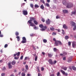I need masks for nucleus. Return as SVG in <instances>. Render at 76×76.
<instances>
[{"label": "nucleus", "instance_id": "nucleus-1", "mask_svg": "<svg viewBox=\"0 0 76 76\" xmlns=\"http://www.w3.org/2000/svg\"><path fill=\"white\" fill-rule=\"evenodd\" d=\"M53 40L54 41H55V45L56 46H57L58 45V44L60 45H62V43H61V42L56 40V38H54L53 39Z\"/></svg>", "mask_w": 76, "mask_h": 76}, {"label": "nucleus", "instance_id": "nucleus-2", "mask_svg": "<svg viewBox=\"0 0 76 76\" xmlns=\"http://www.w3.org/2000/svg\"><path fill=\"white\" fill-rule=\"evenodd\" d=\"M32 20L30 19L29 20L28 22V23L30 24V25L31 26H35V24L34 23H32Z\"/></svg>", "mask_w": 76, "mask_h": 76}, {"label": "nucleus", "instance_id": "nucleus-3", "mask_svg": "<svg viewBox=\"0 0 76 76\" xmlns=\"http://www.w3.org/2000/svg\"><path fill=\"white\" fill-rule=\"evenodd\" d=\"M71 24L72 26H74L73 28V30H75L76 29V23L72 21L71 22Z\"/></svg>", "mask_w": 76, "mask_h": 76}, {"label": "nucleus", "instance_id": "nucleus-4", "mask_svg": "<svg viewBox=\"0 0 76 76\" xmlns=\"http://www.w3.org/2000/svg\"><path fill=\"white\" fill-rule=\"evenodd\" d=\"M30 19H32V20L34 21V22L35 25H37L38 24V22L35 20V18L33 17H31L30 18Z\"/></svg>", "mask_w": 76, "mask_h": 76}, {"label": "nucleus", "instance_id": "nucleus-5", "mask_svg": "<svg viewBox=\"0 0 76 76\" xmlns=\"http://www.w3.org/2000/svg\"><path fill=\"white\" fill-rule=\"evenodd\" d=\"M73 6V5L72 4H67V5L66 6V7L67 8H71Z\"/></svg>", "mask_w": 76, "mask_h": 76}, {"label": "nucleus", "instance_id": "nucleus-6", "mask_svg": "<svg viewBox=\"0 0 76 76\" xmlns=\"http://www.w3.org/2000/svg\"><path fill=\"white\" fill-rule=\"evenodd\" d=\"M23 40L22 41V42L23 43H26V39L25 37H23L22 38Z\"/></svg>", "mask_w": 76, "mask_h": 76}, {"label": "nucleus", "instance_id": "nucleus-7", "mask_svg": "<svg viewBox=\"0 0 76 76\" xmlns=\"http://www.w3.org/2000/svg\"><path fill=\"white\" fill-rule=\"evenodd\" d=\"M61 72L63 75H65L66 76H67V75H68L67 73H65V72L62 70H61Z\"/></svg>", "mask_w": 76, "mask_h": 76}, {"label": "nucleus", "instance_id": "nucleus-8", "mask_svg": "<svg viewBox=\"0 0 76 76\" xmlns=\"http://www.w3.org/2000/svg\"><path fill=\"white\" fill-rule=\"evenodd\" d=\"M48 62L50 64H54V62L52 61V60L50 59L48 61Z\"/></svg>", "mask_w": 76, "mask_h": 76}, {"label": "nucleus", "instance_id": "nucleus-9", "mask_svg": "<svg viewBox=\"0 0 76 76\" xmlns=\"http://www.w3.org/2000/svg\"><path fill=\"white\" fill-rule=\"evenodd\" d=\"M46 23L47 25L50 24V19H48V20H46Z\"/></svg>", "mask_w": 76, "mask_h": 76}, {"label": "nucleus", "instance_id": "nucleus-10", "mask_svg": "<svg viewBox=\"0 0 76 76\" xmlns=\"http://www.w3.org/2000/svg\"><path fill=\"white\" fill-rule=\"evenodd\" d=\"M23 15H28V12L27 11L23 10Z\"/></svg>", "mask_w": 76, "mask_h": 76}, {"label": "nucleus", "instance_id": "nucleus-11", "mask_svg": "<svg viewBox=\"0 0 76 76\" xmlns=\"http://www.w3.org/2000/svg\"><path fill=\"white\" fill-rule=\"evenodd\" d=\"M8 66L9 68V69H11V68L12 67V66L11 65V62H9L8 64Z\"/></svg>", "mask_w": 76, "mask_h": 76}, {"label": "nucleus", "instance_id": "nucleus-12", "mask_svg": "<svg viewBox=\"0 0 76 76\" xmlns=\"http://www.w3.org/2000/svg\"><path fill=\"white\" fill-rule=\"evenodd\" d=\"M72 47L73 48H75V47L76 46V42H72Z\"/></svg>", "mask_w": 76, "mask_h": 76}, {"label": "nucleus", "instance_id": "nucleus-13", "mask_svg": "<svg viewBox=\"0 0 76 76\" xmlns=\"http://www.w3.org/2000/svg\"><path fill=\"white\" fill-rule=\"evenodd\" d=\"M72 57H71L70 58H69L68 60V62L69 63H70V61H72Z\"/></svg>", "mask_w": 76, "mask_h": 76}, {"label": "nucleus", "instance_id": "nucleus-14", "mask_svg": "<svg viewBox=\"0 0 76 76\" xmlns=\"http://www.w3.org/2000/svg\"><path fill=\"white\" fill-rule=\"evenodd\" d=\"M61 68L64 70H67V67H66L62 66Z\"/></svg>", "mask_w": 76, "mask_h": 76}, {"label": "nucleus", "instance_id": "nucleus-15", "mask_svg": "<svg viewBox=\"0 0 76 76\" xmlns=\"http://www.w3.org/2000/svg\"><path fill=\"white\" fill-rule=\"evenodd\" d=\"M63 28H64V29H67V28H68L67 26L65 24H64L63 25Z\"/></svg>", "mask_w": 76, "mask_h": 76}, {"label": "nucleus", "instance_id": "nucleus-16", "mask_svg": "<svg viewBox=\"0 0 76 76\" xmlns=\"http://www.w3.org/2000/svg\"><path fill=\"white\" fill-rule=\"evenodd\" d=\"M63 12L64 13H67L68 12V11L66 10H63Z\"/></svg>", "mask_w": 76, "mask_h": 76}, {"label": "nucleus", "instance_id": "nucleus-17", "mask_svg": "<svg viewBox=\"0 0 76 76\" xmlns=\"http://www.w3.org/2000/svg\"><path fill=\"white\" fill-rule=\"evenodd\" d=\"M46 28H47V26H45L44 27V28L41 29L40 30L41 31H45V29H46Z\"/></svg>", "mask_w": 76, "mask_h": 76}, {"label": "nucleus", "instance_id": "nucleus-18", "mask_svg": "<svg viewBox=\"0 0 76 76\" xmlns=\"http://www.w3.org/2000/svg\"><path fill=\"white\" fill-rule=\"evenodd\" d=\"M45 6H47V7H50V5L49 4H48V3H46V4H44Z\"/></svg>", "mask_w": 76, "mask_h": 76}, {"label": "nucleus", "instance_id": "nucleus-19", "mask_svg": "<svg viewBox=\"0 0 76 76\" xmlns=\"http://www.w3.org/2000/svg\"><path fill=\"white\" fill-rule=\"evenodd\" d=\"M40 8L42 10L44 9V5H43V4H42V5H41V6H40Z\"/></svg>", "mask_w": 76, "mask_h": 76}, {"label": "nucleus", "instance_id": "nucleus-20", "mask_svg": "<svg viewBox=\"0 0 76 76\" xmlns=\"http://www.w3.org/2000/svg\"><path fill=\"white\" fill-rule=\"evenodd\" d=\"M16 38L18 39L17 40L18 41H20V37H19V36H17Z\"/></svg>", "mask_w": 76, "mask_h": 76}, {"label": "nucleus", "instance_id": "nucleus-21", "mask_svg": "<svg viewBox=\"0 0 76 76\" xmlns=\"http://www.w3.org/2000/svg\"><path fill=\"white\" fill-rule=\"evenodd\" d=\"M16 63V62L15 61H13L12 62V65H14V64H15Z\"/></svg>", "mask_w": 76, "mask_h": 76}, {"label": "nucleus", "instance_id": "nucleus-22", "mask_svg": "<svg viewBox=\"0 0 76 76\" xmlns=\"http://www.w3.org/2000/svg\"><path fill=\"white\" fill-rule=\"evenodd\" d=\"M39 27L40 28H42L44 27V26H43V25L42 24H40L39 25Z\"/></svg>", "mask_w": 76, "mask_h": 76}, {"label": "nucleus", "instance_id": "nucleus-23", "mask_svg": "<svg viewBox=\"0 0 76 76\" xmlns=\"http://www.w3.org/2000/svg\"><path fill=\"white\" fill-rule=\"evenodd\" d=\"M48 56L49 57H51L53 56V55L50 53H48Z\"/></svg>", "mask_w": 76, "mask_h": 76}, {"label": "nucleus", "instance_id": "nucleus-24", "mask_svg": "<svg viewBox=\"0 0 76 76\" xmlns=\"http://www.w3.org/2000/svg\"><path fill=\"white\" fill-rule=\"evenodd\" d=\"M40 1L41 3H42L43 4H45V2L44 0H40Z\"/></svg>", "mask_w": 76, "mask_h": 76}, {"label": "nucleus", "instance_id": "nucleus-25", "mask_svg": "<svg viewBox=\"0 0 76 76\" xmlns=\"http://www.w3.org/2000/svg\"><path fill=\"white\" fill-rule=\"evenodd\" d=\"M76 11H75L73 12H72V15H75V14H76Z\"/></svg>", "mask_w": 76, "mask_h": 76}, {"label": "nucleus", "instance_id": "nucleus-26", "mask_svg": "<svg viewBox=\"0 0 76 76\" xmlns=\"http://www.w3.org/2000/svg\"><path fill=\"white\" fill-rule=\"evenodd\" d=\"M62 3L64 5H66V1H62Z\"/></svg>", "mask_w": 76, "mask_h": 76}, {"label": "nucleus", "instance_id": "nucleus-27", "mask_svg": "<svg viewBox=\"0 0 76 76\" xmlns=\"http://www.w3.org/2000/svg\"><path fill=\"white\" fill-rule=\"evenodd\" d=\"M72 69L74 70H76V68L75 66H72Z\"/></svg>", "mask_w": 76, "mask_h": 76}, {"label": "nucleus", "instance_id": "nucleus-28", "mask_svg": "<svg viewBox=\"0 0 76 76\" xmlns=\"http://www.w3.org/2000/svg\"><path fill=\"white\" fill-rule=\"evenodd\" d=\"M27 59H29V57H25L24 60H27Z\"/></svg>", "mask_w": 76, "mask_h": 76}, {"label": "nucleus", "instance_id": "nucleus-29", "mask_svg": "<svg viewBox=\"0 0 76 76\" xmlns=\"http://www.w3.org/2000/svg\"><path fill=\"white\" fill-rule=\"evenodd\" d=\"M25 67L26 70H28V66L27 65L25 66Z\"/></svg>", "mask_w": 76, "mask_h": 76}, {"label": "nucleus", "instance_id": "nucleus-30", "mask_svg": "<svg viewBox=\"0 0 76 76\" xmlns=\"http://www.w3.org/2000/svg\"><path fill=\"white\" fill-rule=\"evenodd\" d=\"M50 30L51 31H53L54 30V28L53 27H51L50 28Z\"/></svg>", "mask_w": 76, "mask_h": 76}, {"label": "nucleus", "instance_id": "nucleus-31", "mask_svg": "<svg viewBox=\"0 0 76 76\" xmlns=\"http://www.w3.org/2000/svg\"><path fill=\"white\" fill-rule=\"evenodd\" d=\"M21 76H25V73H23V72H22L21 73Z\"/></svg>", "mask_w": 76, "mask_h": 76}, {"label": "nucleus", "instance_id": "nucleus-32", "mask_svg": "<svg viewBox=\"0 0 76 76\" xmlns=\"http://www.w3.org/2000/svg\"><path fill=\"white\" fill-rule=\"evenodd\" d=\"M35 7H37V8L39 7V6L37 4H36L34 6Z\"/></svg>", "mask_w": 76, "mask_h": 76}, {"label": "nucleus", "instance_id": "nucleus-33", "mask_svg": "<svg viewBox=\"0 0 76 76\" xmlns=\"http://www.w3.org/2000/svg\"><path fill=\"white\" fill-rule=\"evenodd\" d=\"M62 34L63 35L64 34H65V33H64V30L62 29Z\"/></svg>", "mask_w": 76, "mask_h": 76}, {"label": "nucleus", "instance_id": "nucleus-34", "mask_svg": "<svg viewBox=\"0 0 76 76\" xmlns=\"http://www.w3.org/2000/svg\"><path fill=\"white\" fill-rule=\"evenodd\" d=\"M54 51L55 52L57 51L58 50L56 48H54L53 49Z\"/></svg>", "mask_w": 76, "mask_h": 76}, {"label": "nucleus", "instance_id": "nucleus-35", "mask_svg": "<svg viewBox=\"0 0 76 76\" xmlns=\"http://www.w3.org/2000/svg\"><path fill=\"white\" fill-rule=\"evenodd\" d=\"M69 38V36H65V38L66 39H68Z\"/></svg>", "mask_w": 76, "mask_h": 76}, {"label": "nucleus", "instance_id": "nucleus-36", "mask_svg": "<svg viewBox=\"0 0 76 76\" xmlns=\"http://www.w3.org/2000/svg\"><path fill=\"white\" fill-rule=\"evenodd\" d=\"M34 29H38V28L36 26H34Z\"/></svg>", "mask_w": 76, "mask_h": 76}, {"label": "nucleus", "instance_id": "nucleus-37", "mask_svg": "<svg viewBox=\"0 0 76 76\" xmlns=\"http://www.w3.org/2000/svg\"><path fill=\"white\" fill-rule=\"evenodd\" d=\"M15 35L16 36H18V35H19V33L17 32H16L15 33Z\"/></svg>", "mask_w": 76, "mask_h": 76}, {"label": "nucleus", "instance_id": "nucleus-38", "mask_svg": "<svg viewBox=\"0 0 76 76\" xmlns=\"http://www.w3.org/2000/svg\"><path fill=\"white\" fill-rule=\"evenodd\" d=\"M43 41L45 43H46V42H47V40L46 39H44L43 40Z\"/></svg>", "mask_w": 76, "mask_h": 76}, {"label": "nucleus", "instance_id": "nucleus-39", "mask_svg": "<svg viewBox=\"0 0 76 76\" xmlns=\"http://www.w3.org/2000/svg\"><path fill=\"white\" fill-rule=\"evenodd\" d=\"M7 46H8V45L6 44L5 45L4 47V48H7Z\"/></svg>", "mask_w": 76, "mask_h": 76}, {"label": "nucleus", "instance_id": "nucleus-40", "mask_svg": "<svg viewBox=\"0 0 76 76\" xmlns=\"http://www.w3.org/2000/svg\"><path fill=\"white\" fill-rule=\"evenodd\" d=\"M56 33L55 32H53L52 34V35H56Z\"/></svg>", "mask_w": 76, "mask_h": 76}, {"label": "nucleus", "instance_id": "nucleus-41", "mask_svg": "<svg viewBox=\"0 0 76 76\" xmlns=\"http://www.w3.org/2000/svg\"><path fill=\"white\" fill-rule=\"evenodd\" d=\"M42 21L43 22H45V19H44V18H42Z\"/></svg>", "mask_w": 76, "mask_h": 76}, {"label": "nucleus", "instance_id": "nucleus-42", "mask_svg": "<svg viewBox=\"0 0 76 76\" xmlns=\"http://www.w3.org/2000/svg\"><path fill=\"white\" fill-rule=\"evenodd\" d=\"M30 6H31V7L33 8V7H34V5H33V4H30Z\"/></svg>", "mask_w": 76, "mask_h": 76}, {"label": "nucleus", "instance_id": "nucleus-43", "mask_svg": "<svg viewBox=\"0 0 76 76\" xmlns=\"http://www.w3.org/2000/svg\"><path fill=\"white\" fill-rule=\"evenodd\" d=\"M1 76H5V74L4 73H2L1 74Z\"/></svg>", "mask_w": 76, "mask_h": 76}, {"label": "nucleus", "instance_id": "nucleus-44", "mask_svg": "<svg viewBox=\"0 0 76 76\" xmlns=\"http://www.w3.org/2000/svg\"><path fill=\"white\" fill-rule=\"evenodd\" d=\"M56 18V19H59V18H60V16H59L58 15H57Z\"/></svg>", "mask_w": 76, "mask_h": 76}, {"label": "nucleus", "instance_id": "nucleus-45", "mask_svg": "<svg viewBox=\"0 0 76 76\" xmlns=\"http://www.w3.org/2000/svg\"><path fill=\"white\" fill-rule=\"evenodd\" d=\"M44 70V67H42V68H41V70L42 71H43V70Z\"/></svg>", "mask_w": 76, "mask_h": 76}, {"label": "nucleus", "instance_id": "nucleus-46", "mask_svg": "<svg viewBox=\"0 0 76 76\" xmlns=\"http://www.w3.org/2000/svg\"><path fill=\"white\" fill-rule=\"evenodd\" d=\"M20 52H18L17 53V56H19V55H20Z\"/></svg>", "mask_w": 76, "mask_h": 76}, {"label": "nucleus", "instance_id": "nucleus-47", "mask_svg": "<svg viewBox=\"0 0 76 76\" xmlns=\"http://www.w3.org/2000/svg\"><path fill=\"white\" fill-rule=\"evenodd\" d=\"M23 56H21V57H20V60H22V59H23Z\"/></svg>", "mask_w": 76, "mask_h": 76}, {"label": "nucleus", "instance_id": "nucleus-48", "mask_svg": "<svg viewBox=\"0 0 76 76\" xmlns=\"http://www.w3.org/2000/svg\"><path fill=\"white\" fill-rule=\"evenodd\" d=\"M71 45V42H68V45H69V46H70V45Z\"/></svg>", "mask_w": 76, "mask_h": 76}, {"label": "nucleus", "instance_id": "nucleus-49", "mask_svg": "<svg viewBox=\"0 0 76 76\" xmlns=\"http://www.w3.org/2000/svg\"><path fill=\"white\" fill-rule=\"evenodd\" d=\"M14 58L15 60H18V58H18V57H15Z\"/></svg>", "mask_w": 76, "mask_h": 76}, {"label": "nucleus", "instance_id": "nucleus-50", "mask_svg": "<svg viewBox=\"0 0 76 76\" xmlns=\"http://www.w3.org/2000/svg\"><path fill=\"white\" fill-rule=\"evenodd\" d=\"M35 61H37V56H36L35 58Z\"/></svg>", "mask_w": 76, "mask_h": 76}, {"label": "nucleus", "instance_id": "nucleus-51", "mask_svg": "<svg viewBox=\"0 0 76 76\" xmlns=\"http://www.w3.org/2000/svg\"><path fill=\"white\" fill-rule=\"evenodd\" d=\"M57 63V61H54L53 62V64H56Z\"/></svg>", "mask_w": 76, "mask_h": 76}, {"label": "nucleus", "instance_id": "nucleus-52", "mask_svg": "<svg viewBox=\"0 0 76 76\" xmlns=\"http://www.w3.org/2000/svg\"><path fill=\"white\" fill-rule=\"evenodd\" d=\"M59 75H60V72H58L57 74V76H59Z\"/></svg>", "mask_w": 76, "mask_h": 76}, {"label": "nucleus", "instance_id": "nucleus-53", "mask_svg": "<svg viewBox=\"0 0 76 76\" xmlns=\"http://www.w3.org/2000/svg\"><path fill=\"white\" fill-rule=\"evenodd\" d=\"M37 69L38 70V72H39V67H37Z\"/></svg>", "mask_w": 76, "mask_h": 76}, {"label": "nucleus", "instance_id": "nucleus-54", "mask_svg": "<svg viewBox=\"0 0 76 76\" xmlns=\"http://www.w3.org/2000/svg\"><path fill=\"white\" fill-rule=\"evenodd\" d=\"M47 2H48V3H50V0H47Z\"/></svg>", "mask_w": 76, "mask_h": 76}, {"label": "nucleus", "instance_id": "nucleus-55", "mask_svg": "<svg viewBox=\"0 0 76 76\" xmlns=\"http://www.w3.org/2000/svg\"><path fill=\"white\" fill-rule=\"evenodd\" d=\"M3 36L2 34H0V37H3Z\"/></svg>", "mask_w": 76, "mask_h": 76}, {"label": "nucleus", "instance_id": "nucleus-56", "mask_svg": "<svg viewBox=\"0 0 76 76\" xmlns=\"http://www.w3.org/2000/svg\"><path fill=\"white\" fill-rule=\"evenodd\" d=\"M63 60H66V57H64V58H63Z\"/></svg>", "mask_w": 76, "mask_h": 76}, {"label": "nucleus", "instance_id": "nucleus-57", "mask_svg": "<svg viewBox=\"0 0 76 76\" xmlns=\"http://www.w3.org/2000/svg\"><path fill=\"white\" fill-rule=\"evenodd\" d=\"M16 55H17V53H16L15 54H14V57H15V56H16Z\"/></svg>", "mask_w": 76, "mask_h": 76}, {"label": "nucleus", "instance_id": "nucleus-58", "mask_svg": "<svg viewBox=\"0 0 76 76\" xmlns=\"http://www.w3.org/2000/svg\"><path fill=\"white\" fill-rule=\"evenodd\" d=\"M57 30H58V32H60V31H61V30H60V29H59Z\"/></svg>", "mask_w": 76, "mask_h": 76}, {"label": "nucleus", "instance_id": "nucleus-59", "mask_svg": "<svg viewBox=\"0 0 76 76\" xmlns=\"http://www.w3.org/2000/svg\"><path fill=\"white\" fill-rule=\"evenodd\" d=\"M38 76H41V74L40 73H38Z\"/></svg>", "mask_w": 76, "mask_h": 76}, {"label": "nucleus", "instance_id": "nucleus-60", "mask_svg": "<svg viewBox=\"0 0 76 76\" xmlns=\"http://www.w3.org/2000/svg\"><path fill=\"white\" fill-rule=\"evenodd\" d=\"M27 75V76H31V75L29 74H28Z\"/></svg>", "mask_w": 76, "mask_h": 76}, {"label": "nucleus", "instance_id": "nucleus-61", "mask_svg": "<svg viewBox=\"0 0 76 76\" xmlns=\"http://www.w3.org/2000/svg\"><path fill=\"white\" fill-rule=\"evenodd\" d=\"M42 54L43 55H44V54H45V53H44V52H42Z\"/></svg>", "mask_w": 76, "mask_h": 76}, {"label": "nucleus", "instance_id": "nucleus-62", "mask_svg": "<svg viewBox=\"0 0 76 76\" xmlns=\"http://www.w3.org/2000/svg\"><path fill=\"white\" fill-rule=\"evenodd\" d=\"M30 36H31V37H32L33 36V34H30Z\"/></svg>", "mask_w": 76, "mask_h": 76}, {"label": "nucleus", "instance_id": "nucleus-63", "mask_svg": "<svg viewBox=\"0 0 76 76\" xmlns=\"http://www.w3.org/2000/svg\"><path fill=\"white\" fill-rule=\"evenodd\" d=\"M51 76H54V74H52Z\"/></svg>", "mask_w": 76, "mask_h": 76}, {"label": "nucleus", "instance_id": "nucleus-64", "mask_svg": "<svg viewBox=\"0 0 76 76\" xmlns=\"http://www.w3.org/2000/svg\"><path fill=\"white\" fill-rule=\"evenodd\" d=\"M10 76H15L13 75V74H12L10 75Z\"/></svg>", "mask_w": 76, "mask_h": 76}]
</instances>
